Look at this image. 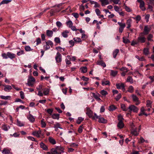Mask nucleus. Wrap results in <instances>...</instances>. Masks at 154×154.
<instances>
[{"instance_id":"obj_55","label":"nucleus","mask_w":154,"mask_h":154,"mask_svg":"<svg viewBox=\"0 0 154 154\" xmlns=\"http://www.w3.org/2000/svg\"><path fill=\"white\" fill-rule=\"evenodd\" d=\"M57 26L59 27H60L62 24V23L60 21H57L56 23Z\"/></svg>"},{"instance_id":"obj_30","label":"nucleus","mask_w":154,"mask_h":154,"mask_svg":"<svg viewBox=\"0 0 154 154\" xmlns=\"http://www.w3.org/2000/svg\"><path fill=\"white\" fill-rule=\"evenodd\" d=\"M118 24L119 25V28L124 29L125 26V23H122L121 22H118Z\"/></svg>"},{"instance_id":"obj_42","label":"nucleus","mask_w":154,"mask_h":154,"mask_svg":"<svg viewBox=\"0 0 154 154\" xmlns=\"http://www.w3.org/2000/svg\"><path fill=\"white\" fill-rule=\"evenodd\" d=\"M10 152V151L6 149H4L2 150V152L4 154H8Z\"/></svg>"},{"instance_id":"obj_62","label":"nucleus","mask_w":154,"mask_h":154,"mask_svg":"<svg viewBox=\"0 0 154 154\" xmlns=\"http://www.w3.org/2000/svg\"><path fill=\"white\" fill-rule=\"evenodd\" d=\"M20 96L21 99H23L24 98V94L23 91L20 92Z\"/></svg>"},{"instance_id":"obj_23","label":"nucleus","mask_w":154,"mask_h":154,"mask_svg":"<svg viewBox=\"0 0 154 154\" xmlns=\"http://www.w3.org/2000/svg\"><path fill=\"white\" fill-rule=\"evenodd\" d=\"M99 1L101 2L102 6L109 4L108 0H99Z\"/></svg>"},{"instance_id":"obj_32","label":"nucleus","mask_w":154,"mask_h":154,"mask_svg":"<svg viewBox=\"0 0 154 154\" xmlns=\"http://www.w3.org/2000/svg\"><path fill=\"white\" fill-rule=\"evenodd\" d=\"M73 40L75 42L79 43L82 41L81 39L79 37L74 38Z\"/></svg>"},{"instance_id":"obj_34","label":"nucleus","mask_w":154,"mask_h":154,"mask_svg":"<svg viewBox=\"0 0 154 154\" xmlns=\"http://www.w3.org/2000/svg\"><path fill=\"white\" fill-rule=\"evenodd\" d=\"M116 107L114 105H112L109 107V110L110 111H112L116 109Z\"/></svg>"},{"instance_id":"obj_3","label":"nucleus","mask_w":154,"mask_h":154,"mask_svg":"<svg viewBox=\"0 0 154 154\" xmlns=\"http://www.w3.org/2000/svg\"><path fill=\"white\" fill-rule=\"evenodd\" d=\"M137 2L140 3V7L142 11H145L146 9L144 7L145 3L143 0H137Z\"/></svg>"},{"instance_id":"obj_29","label":"nucleus","mask_w":154,"mask_h":154,"mask_svg":"<svg viewBox=\"0 0 154 154\" xmlns=\"http://www.w3.org/2000/svg\"><path fill=\"white\" fill-rule=\"evenodd\" d=\"M49 141L51 143H52L53 144H54L56 143V142L55 140L52 138L51 137H50L49 138Z\"/></svg>"},{"instance_id":"obj_1","label":"nucleus","mask_w":154,"mask_h":154,"mask_svg":"<svg viewBox=\"0 0 154 154\" xmlns=\"http://www.w3.org/2000/svg\"><path fill=\"white\" fill-rule=\"evenodd\" d=\"M35 80L34 78L32 76H29L27 80V83L26 84L29 86L32 87Z\"/></svg>"},{"instance_id":"obj_39","label":"nucleus","mask_w":154,"mask_h":154,"mask_svg":"<svg viewBox=\"0 0 154 154\" xmlns=\"http://www.w3.org/2000/svg\"><path fill=\"white\" fill-rule=\"evenodd\" d=\"M121 108L122 109H123V110L125 111H128V109H126L125 108V106L124 104H122L121 105Z\"/></svg>"},{"instance_id":"obj_44","label":"nucleus","mask_w":154,"mask_h":154,"mask_svg":"<svg viewBox=\"0 0 154 154\" xmlns=\"http://www.w3.org/2000/svg\"><path fill=\"white\" fill-rule=\"evenodd\" d=\"M133 87L132 86H131L129 87L128 91L130 93H132L133 92Z\"/></svg>"},{"instance_id":"obj_33","label":"nucleus","mask_w":154,"mask_h":154,"mask_svg":"<svg viewBox=\"0 0 154 154\" xmlns=\"http://www.w3.org/2000/svg\"><path fill=\"white\" fill-rule=\"evenodd\" d=\"M84 120V118L81 117H79L78 118V120L76 121V123L78 124H79L82 121Z\"/></svg>"},{"instance_id":"obj_38","label":"nucleus","mask_w":154,"mask_h":154,"mask_svg":"<svg viewBox=\"0 0 154 154\" xmlns=\"http://www.w3.org/2000/svg\"><path fill=\"white\" fill-rule=\"evenodd\" d=\"M43 93L45 95H46L48 94L49 91L48 89L45 88L44 89H43Z\"/></svg>"},{"instance_id":"obj_9","label":"nucleus","mask_w":154,"mask_h":154,"mask_svg":"<svg viewBox=\"0 0 154 154\" xmlns=\"http://www.w3.org/2000/svg\"><path fill=\"white\" fill-rule=\"evenodd\" d=\"M27 118L30 122H33L35 120L34 117L30 114H29L27 117Z\"/></svg>"},{"instance_id":"obj_60","label":"nucleus","mask_w":154,"mask_h":154,"mask_svg":"<svg viewBox=\"0 0 154 154\" xmlns=\"http://www.w3.org/2000/svg\"><path fill=\"white\" fill-rule=\"evenodd\" d=\"M53 111V110L52 109H48L47 110V112L49 114H50L51 115V113Z\"/></svg>"},{"instance_id":"obj_37","label":"nucleus","mask_w":154,"mask_h":154,"mask_svg":"<svg viewBox=\"0 0 154 154\" xmlns=\"http://www.w3.org/2000/svg\"><path fill=\"white\" fill-rule=\"evenodd\" d=\"M25 49L26 51H29L32 50L29 46H25Z\"/></svg>"},{"instance_id":"obj_8","label":"nucleus","mask_w":154,"mask_h":154,"mask_svg":"<svg viewBox=\"0 0 154 154\" xmlns=\"http://www.w3.org/2000/svg\"><path fill=\"white\" fill-rule=\"evenodd\" d=\"M7 56L8 57L11 59H12L15 58V55L13 53H12L10 52H7Z\"/></svg>"},{"instance_id":"obj_28","label":"nucleus","mask_w":154,"mask_h":154,"mask_svg":"<svg viewBox=\"0 0 154 154\" xmlns=\"http://www.w3.org/2000/svg\"><path fill=\"white\" fill-rule=\"evenodd\" d=\"M51 154H61L60 153L58 152L56 149L52 148L51 149Z\"/></svg>"},{"instance_id":"obj_26","label":"nucleus","mask_w":154,"mask_h":154,"mask_svg":"<svg viewBox=\"0 0 154 154\" xmlns=\"http://www.w3.org/2000/svg\"><path fill=\"white\" fill-rule=\"evenodd\" d=\"M66 24L69 28H70L73 25V23L71 20H69L66 23Z\"/></svg>"},{"instance_id":"obj_5","label":"nucleus","mask_w":154,"mask_h":154,"mask_svg":"<svg viewBox=\"0 0 154 154\" xmlns=\"http://www.w3.org/2000/svg\"><path fill=\"white\" fill-rule=\"evenodd\" d=\"M120 70L122 71V72L121 73V75L123 76H124L126 73L128 71V70L125 67H122V68L120 69Z\"/></svg>"},{"instance_id":"obj_63","label":"nucleus","mask_w":154,"mask_h":154,"mask_svg":"<svg viewBox=\"0 0 154 154\" xmlns=\"http://www.w3.org/2000/svg\"><path fill=\"white\" fill-rule=\"evenodd\" d=\"M7 102L6 101H1L0 103V105H5L7 103Z\"/></svg>"},{"instance_id":"obj_18","label":"nucleus","mask_w":154,"mask_h":154,"mask_svg":"<svg viewBox=\"0 0 154 154\" xmlns=\"http://www.w3.org/2000/svg\"><path fill=\"white\" fill-rule=\"evenodd\" d=\"M97 64L99 65H101L103 66V67H105L106 66V64L102 60L98 61L97 62Z\"/></svg>"},{"instance_id":"obj_51","label":"nucleus","mask_w":154,"mask_h":154,"mask_svg":"<svg viewBox=\"0 0 154 154\" xmlns=\"http://www.w3.org/2000/svg\"><path fill=\"white\" fill-rule=\"evenodd\" d=\"M24 54V51L23 50H21L20 51L18 52L17 54L18 56H20L22 54Z\"/></svg>"},{"instance_id":"obj_49","label":"nucleus","mask_w":154,"mask_h":154,"mask_svg":"<svg viewBox=\"0 0 154 154\" xmlns=\"http://www.w3.org/2000/svg\"><path fill=\"white\" fill-rule=\"evenodd\" d=\"M123 41L125 43H128L130 42L129 40L127 38H125L124 37L123 38Z\"/></svg>"},{"instance_id":"obj_48","label":"nucleus","mask_w":154,"mask_h":154,"mask_svg":"<svg viewBox=\"0 0 154 154\" xmlns=\"http://www.w3.org/2000/svg\"><path fill=\"white\" fill-rule=\"evenodd\" d=\"M93 94L94 95V98L97 100L100 101L101 100V99L97 95H96L94 93H93Z\"/></svg>"},{"instance_id":"obj_2","label":"nucleus","mask_w":154,"mask_h":154,"mask_svg":"<svg viewBox=\"0 0 154 154\" xmlns=\"http://www.w3.org/2000/svg\"><path fill=\"white\" fill-rule=\"evenodd\" d=\"M118 117L119 122L118 123L117 126L120 128H122L124 126V124L122 121L123 118L121 115H119Z\"/></svg>"},{"instance_id":"obj_20","label":"nucleus","mask_w":154,"mask_h":154,"mask_svg":"<svg viewBox=\"0 0 154 154\" xmlns=\"http://www.w3.org/2000/svg\"><path fill=\"white\" fill-rule=\"evenodd\" d=\"M60 114H54L52 115V118L54 119H58L59 118Z\"/></svg>"},{"instance_id":"obj_47","label":"nucleus","mask_w":154,"mask_h":154,"mask_svg":"<svg viewBox=\"0 0 154 154\" xmlns=\"http://www.w3.org/2000/svg\"><path fill=\"white\" fill-rule=\"evenodd\" d=\"M60 125L58 122H56V124L54 125V128H55L58 129V128H60Z\"/></svg>"},{"instance_id":"obj_35","label":"nucleus","mask_w":154,"mask_h":154,"mask_svg":"<svg viewBox=\"0 0 154 154\" xmlns=\"http://www.w3.org/2000/svg\"><path fill=\"white\" fill-rule=\"evenodd\" d=\"M100 93L103 96H105L108 94L107 92L104 90H101L100 92Z\"/></svg>"},{"instance_id":"obj_36","label":"nucleus","mask_w":154,"mask_h":154,"mask_svg":"<svg viewBox=\"0 0 154 154\" xmlns=\"http://www.w3.org/2000/svg\"><path fill=\"white\" fill-rule=\"evenodd\" d=\"M41 124L42 125V128H45L46 126V124L45 122V120L44 119H43L41 120Z\"/></svg>"},{"instance_id":"obj_6","label":"nucleus","mask_w":154,"mask_h":154,"mask_svg":"<svg viewBox=\"0 0 154 154\" xmlns=\"http://www.w3.org/2000/svg\"><path fill=\"white\" fill-rule=\"evenodd\" d=\"M117 88L118 89L122 88L123 91L125 90L124 85L123 83H117L116 85Z\"/></svg>"},{"instance_id":"obj_27","label":"nucleus","mask_w":154,"mask_h":154,"mask_svg":"<svg viewBox=\"0 0 154 154\" xmlns=\"http://www.w3.org/2000/svg\"><path fill=\"white\" fill-rule=\"evenodd\" d=\"M102 85L103 86L109 85L110 82L109 81H102Z\"/></svg>"},{"instance_id":"obj_10","label":"nucleus","mask_w":154,"mask_h":154,"mask_svg":"<svg viewBox=\"0 0 154 154\" xmlns=\"http://www.w3.org/2000/svg\"><path fill=\"white\" fill-rule=\"evenodd\" d=\"M40 146L41 147L43 150L47 151L48 150V147L43 143L41 142L40 143Z\"/></svg>"},{"instance_id":"obj_4","label":"nucleus","mask_w":154,"mask_h":154,"mask_svg":"<svg viewBox=\"0 0 154 154\" xmlns=\"http://www.w3.org/2000/svg\"><path fill=\"white\" fill-rule=\"evenodd\" d=\"M55 59L57 63H60L62 61V56L61 54L57 52L55 57Z\"/></svg>"},{"instance_id":"obj_52","label":"nucleus","mask_w":154,"mask_h":154,"mask_svg":"<svg viewBox=\"0 0 154 154\" xmlns=\"http://www.w3.org/2000/svg\"><path fill=\"white\" fill-rule=\"evenodd\" d=\"M124 6L125 7V10L129 12L131 11V10L130 8L128 7L125 4H124Z\"/></svg>"},{"instance_id":"obj_31","label":"nucleus","mask_w":154,"mask_h":154,"mask_svg":"<svg viewBox=\"0 0 154 154\" xmlns=\"http://www.w3.org/2000/svg\"><path fill=\"white\" fill-rule=\"evenodd\" d=\"M87 67L85 66L82 67L80 68L82 72L83 73H86L87 72Z\"/></svg>"},{"instance_id":"obj_57","label":"nucleus","mask_w":154,"mask_h":154,"mask_svg":"<svg viewBox=\"0 0 154 154\" xmlns=\"http://www.w3.org/2000/svg\"><path fill=\"white\" fill-rule=\"evenodd\" d=\"M131 134L134 136H135V130L134 129L132 126L131 127Z\"/></svg>"},{"instance_id":"obj_11","label":"nucleus","mask_w":154,"mask_h":154,"mask_svg":"<svg viewBox=\"0 0 154 154\" xmlns=\"http://www.w3.org/2000/svg\"><path fill=\"white\" fill-rule=\"evenodd\" d=\"M128 111L129 112H135V106L134 105H131L128 108Z\"/></svg>"},{"instance_id":"obj_58","label":"nucleus","mask_w":154,"mask_h":154,"mask_svg":"<svg viewBox=\"0 0 154 154\" xmlns=\"http://www.w3.org/2000/svg\"><path fill=\"white\" fill-rule=\"evenodd\" d=\"M121 94H119L117 95L115 99L116 101H118L121 98Z\"/></svg>"},{"instance_id":"obj_12","label":"nucleus","mask_w":154,"mask_h":154,"mask_svg":"<svg viewBox=\"0 0 154 154\" xmlns=\"http://www.w3.org/2000/svg\"><path fill=\"white\" fill-rule=\"evenodd\" d=\"M5 87L4 90L5 91H9L12 89V87L9 85H5L4 86Z\"/></svg>"},{"instance_id":"obj_15","label":"nucleus","mask_w":154,"mask_h":154,"mask_svg":"<svg viewBox=\"0 0 154 154\" xmlns=\"http://www.w3.org/2000/svg\"><path fill=\"white\" fill-rule=\"evenodd\" d=\"M46 35L48 37H51L53 35V31L49 30H46Z\"/></svg>"},{"instance_id":"obj_19","label":"nucleus","mask_w":154,"mask_h":154,"mask_svg":"<svg viewBox=\"0 0 154 154\" xmlns=\"http://www.w3.org/2000/svg\"><path fill=\"white\" fill-rule=\"evenodd\" d=\"M68 33H69V31L67 30H66L62 32V35L63 37L66 38L68 37L67 34Z\"/></svg>"},{"instance_id":"obj_50","label":"nucleus","mask_w":154,"mask_h":154,"mask_svg":"<svg viewBox=\"0 0 154 154\" xmlns=\"http://www.w3.org/2000/svg\"><path fill=\"white\" fill-rule=\"evenodd\" d=\"M127 81L128 82H129L131 83H133V79L131 77L129 76L127 79Z\"/></svg>"},{"instance_id":"obj_43","label":"nucleus","mask_w":154,"mask_h":154,"mask_svg":"<svg viewBox=\"0 0 154 154\" xmlns=\"http://www.w3.org/2000/svg\"><path fill=\"white\" fill-rule=\"evenodd\" d=\"M140 101L139 100L138 98L135 96V105H137L140 104Z\"/></svg>"},{"instance_id":"obj_17","label":"nucleus","mask_w":154,"mask_h":154,"mask_svg":"<svg viewBox=\"0 0 154 154\" xmlns=\"http://www.w3.org/2000/svg\"><path fill=\"white\" fill-rule=\"evenodd\" d=\"M98 122L101 123H105L107 122V121L103 117H101L100 116L99 118Z\"/></svg>"},{"instance_id":"obj_53","label":"nucleus","mask_w":154,"mask_h":154,"mask_svg":"<svg viewBox=\"0 0 154 154\" xmlns=\"http://www.w3.org/2000/svg\"><path fill=\"white\" fill-rule=\"evenodd\" d=\"M44 47L46 50H47L50 48L49 45L48 44H46V45L44 46Z\"/></svg>"},{"instance_id":"obj_64","label":"nucleus","mask_w":154,"mask_h":154,"mask_svg":"<svg viewBox=\"0 0 154 154\" xmlns=\"http://www.w3.org/2000/svg\"><path fill=\"white\" fill-rule=\"evenodd\" d=\"M95 12H96L98 16L100 15V10L98 9H96L95 10Z\"/></svg>"},{"instance_id":"obj_25","label":"nucleus","mask_w":154,"mask_h":154,"mask_svg":"<svg viewBox=\"0 0 154 154\" xmlns=\"http://www.w3.org/2000/svg\"><path fill=\"white\" fill-rule=\"evenodd\" d=\"M119 50L118 49H116L113 52V57L114 58H115L117 55L118 53L119 52Z\"/></svg>"},{"instance_id":"obj_13","label":"nucleus","mask_w":154,"mask_h":154,"mask_svg":"<svg viewBox=\"0 0 154 154\" xmlns=\"http://www.w3.org/2000/svg\"><path fill=\"white\" fill-rule=\"evenodd\" d=\"M2 128L5 131H7L10 129V127L9 125L4 124L2 125Z\"/></svg>"},{"instance_id":"obj_61","label":"nucleus","mask_w":154,"mask_h":154,"mask_svg":"<svg viewBox=\"0 0 154 154\" xmlns=\"http://www.w3.org/2000/svg\"><path fill=\"white\" fill-rule=\"evenodd\" d=\"M153 37V35L152 34H149L148 36L147 37V39L148 41H151V38Z\"/></svg>"},{"instance_id":"obj_22","label":"nucleus","mask_w":154,"mask_h":154,"mask_svg":"<svg viewBox=\"0 0 154 154\" xmlns=\"http://www.w3.org/2000/svg\"><path fill=\"white\" fill-rule=\"evenodd\" d=\"M143 53L145 55H148L149 53V49L148 48H144L143 50Z\"/></svg>"},{"instance_id":"obj_14","label":"nucleus","mask_w":154,"mask_h":154,"mask_svg":"<svg viewBox=\"0 0 154 154\" xmlns=\"http://www.w3.org/2000/svg\"><path fill=\"white\" fill-rule=\"evenodd\" d=\"M146 38L144 37H140L138 38V42L144 43L145 42Z\"/></svg>"},{"instance_id":"obj_46","label":"nucleus","mask_w":154,"mask_h":154,"mask_svg":"<svg viewBox=\"0 0 154 154\" xmlns=\"http://www.w3.org/2000/svg\"><path fill=\"white\" fill-rule=\"evenodd\" d=\"M54 41L57 43H59L60 42V39L58 37L55 38H54Z\"/></svg>"},{"instance_id":"obj_16","label":"nucleus","mask_w":154,"mask_h":154,"mask_svg":"<svg viewBox=\"0 0 154 154\" xmlns=\"http://www.w3.org/2000/svg\"><path fill=\"white\" fill-rule=\"evenodd\" d=\"M150 29L148 28L147 26H145L144 29L143 33L145 35H147L149 32Z\"/></svg>"},{"instance_id":"obj_40","label":"nucleus","mask_w":154,"mask_h":154,"mask_svg":"<svg viewBox=\"0 0 154 154\" xmlns=\"http://www.w3.org/2000/svg\"><path fill=\"white\" fill-rule=\"evenodd\" d=\"M117 71H114L112 70H111V75L113 76H115L117 74Z\"/></svg>"},{"instance_id":"obj_41","label":"nucleus","mask_w":154,"mask_h":154,"mask_svg":"<svg viewBox=\"0 0 154 154\" xmlns=\"http://www.w3.org/2000/svg\"><path fill=\"white\" fill-rule=\"evenodd\" d=\"M46 44H48L49 45H50L51 47H52L53 46V43L50 40H49L47 42H45Z\"/></svg>"},{"instance_id":"obj_24","label":"nucleus","mask_w":154,"mask_h":154,"mask_svg":"<svg viewBox=\"0 0 154 154\" xmlns=\"http://www.w3.org/2000/svg\"><path fill=\"white\" fill-rule=\"evenodd\" d=\"M11 1L10 0H3L0 3V5L3 4H7L9 3Z\"/></svg>"},{"instance_id":"obj_54","label":"nucleus","mask_w":154,"mask_h":154,"mask_svg":"<svg viewBox=\"0 0 154 154\" xmlns=\"http://www.w3.org/2000/svg\"><path fill=\"white\" fill-rule=\"evenodd\" d=\"M36 45H38L41 43V40L40 38H38L36 40Z\"/></svg>"},{"instance_id":"obj_59","label":"nucleus","mask_w":154,"mask_h":154,"mask_svg":"<svg viewBox=\"0 0 154 154\" xmlns=\"http://www.w3.org/2000/svg\"><path fill=\"white\" fill-rule=\"evenodd\" d=\"M17 125L19 126H23V125L21 122L18 120H17Z\"/></svg>"},{"instance_id":"obj_45","label":"nucleus","mask_w":154,"mask_h":154,"mask_svg":"<svg viewBox=\"0 0 154 154\" xmlns=\"http://www.w3.org/2000/svg\"><path fill=\"white\" fill-rule=\"evenodd\" d=\"M86 114H87L90 117H91L92 116V112L91 110L88 111L87 112Z\"/></svg>"},{"instance_id":"obj_56","label":"nucleus","mask_w":154,"mask_h":154,"mask_svg":"<svg viewBox=\"0 0 154 154\" xmlns=\"http://www.w3.org/2000/svg\"><path fill=\"white\" fill-rule=\"evenodd\" d=\"M83 81H87L89 80V78H88L84 76H83L81 78Z\"/></svg>"},{"instance_id":"obj_21","label":"nucleus","mask_w":154,"mask_h":154,"mask_svg":"<svg viewBox=\"0 0 154 154\" xmlns=\"http://www.w3.org/2000/svg\"><path fill=\"white\" fill-rule=\"evenodd\" d=\"M0 97L1 99L4 100H10L11 98L10 96H5L3 95H1L0 96Z\"/></svg>"},{"instance_id":"obj_7","label":"nucleus","mask_w":154,"mask_h":154,"mask_svg":"<svg viewBox=\"0 0 154 154\" xmlns=\"http://www.w3.org/2000/svg\"><path fill=\"white\" fill-rule=\"evenodd\" d=\"M41 133V131L40 130H38L33 132L32 134L34 136H35L37 137H39Z\"/></svg>"}]
</instances>
